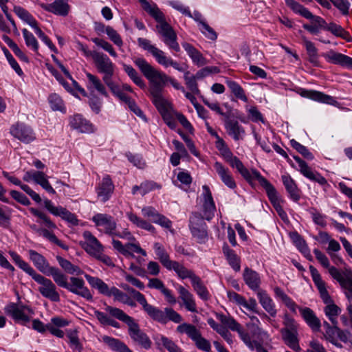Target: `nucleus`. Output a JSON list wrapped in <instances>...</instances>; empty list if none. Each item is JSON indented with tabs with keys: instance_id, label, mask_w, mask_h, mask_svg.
<instances>
[{
	"instance_id": "nucleus-1",
	"label": "nucleus",
	"mask_w": 352,
	"mask_h": 352,
	"mask_svg": "<svg viewBox=\"0 0 352 352\" xmlns=\"http://www.w3.org/2000/svg\"><path fill=\"white\" fill-rule=\"evenodd\" d=\"M120 287L133 296V299L142 306L144 311L153 320L161 324H166L168 321L175 323H180L182 321V316L173 308L166 307L162 311L158 307L148 304L144 295L129 285L122 283Z\"/></svg>"
},
{
	"instance_id": "nucleus-2",
	"label": "nucleus",
	"mask_w": 352,
	"mask_h": 352,
	"mask_svg": "<svg viewBox=\"0 0 352 352\" xmlns=\"http://www.w3.org/2000/svg\"><path fill=\"white\" fill-rule=\"evenodd\" d=\"M142 8L159 24L156 26L158 32L163 37V42L171 50L180 51L177 36L172 27L165 21L164 15L156 3H149L146 0H139Z\"/></svg>"
},
{
	"instance_id": "nucleus-3",
	"label": "nucleus",
	"mask_w": 352,
	"mask_h": 352,
	"mask_svg": "<svg viewBox=\"0 0 352 352\" xmlns=\"http://www.w3.org/2000/svg\"><path fill=\"white\" fill-rule=\"evenodd\" d=\"M134 64L138 67L148 82H154L162 89L166 84L170 83L175 89L185 92V89L175 78L166 73L153 67L144 58L136 57L133 59Z\"/></svg>"
},
{
	"instance_id": "nucleus-4",
	"label": "nucleus",
	"mask_w": 352,
	"mask_h": 352,
	"mask_svg": "<svg viewBox=\"0 0 352 352\" xmlns=\"http://www.w3.org/2000/svg\"><path fill=\"white\" fill-rule=\"evenodd\" d=\"M105 310L111 316L124 322L128 326L129 335L134 342L145 349L151 348V341L149 337L140 329L139 324L133 318L126 314L123 310L110 305H107Z\"/></svg>"
},
{
	"instance_id": "nucleus-5",
	"label": "nucleus",
	"mask_w": 352,
	"mask_h": 352,
	"mask_svg": "<svg viewBox=\"0 0 352 352\" xmlns=\"http://www.w3.org/2000/svg\"><path fill=\"white\" fill-rule=\"evenodd\" d=\"M276 298L280 299L285 305L294 314L299 310L302 318L307 324L314 331H319L321 322L319 318L316 316L312 309L309 307H300L285 292L278 287L274 289Z\"/></svg>"
},
{
	"instance_id": "nucleus-6",
	"label": "nucleus",
	"mask_w": 352,
	"mask_h": 352,
	"mask_svg": "<svg viewBox=\"0 0 352 352\" xmlns=\"http://www.w3.org/2000/svg\"><path fill=\"white\" fill-rule=\"evenodd\" d=\"M309 271L311 275L312 280L319 291L321 298L323 302L327 304L324 307V311L329 320L333 325L338 324L337 316L340 314L341 309L334 304L327 290L326 284L322 279V277L314 266H309Z\"/></svg>"
},
{
	"instance_id": "nucleus-7",
	"label": "nucleus",
	"mask_w": 352,
	"mask_h": 352,
	"mask_svg": "<svg viewBox=\"0 0 352 352\" xmlns=\"http://www.w3.org/2000/svg\"><path fill=\"white\" fill-rule=\"evenodd\" d=\"M286 5L296 14L311 20L310 24H304L303 28L312 34H318L326 30L327 23L321 16L314 15L307 8L295 0H285Z\"/></svg>"
},
{
	"instance_id": "nucleus-8",
	"label": "nucleus",
	"mask_w": 352,
	"mask_h": 352,
	"mask_svg": "<svg viewBox=\"0 0 352 352\" xmlns=\"http://www.w3.org/2000/svg\"><path fill=\"white\" fill-rule=\"evenodd\" d=\"M91 58L98 72L103 74L102 80L106 84L111 93L114 92L118 89L113 80L115 65L109 56L102 52L94 51L91 54Z\"/></svg>"
},
{
	"instance_id": "nucleus-9",
	"label": "nucleus",
	"mask_w": 352,
	"mask_h": 352,
	"mask_svg": "<svg viewBox=\"0 0 352 352\" xmlns=\"http://www.w3.org/2000/svg\"><path fill=\"white\" fill-rule=\"evenodd\" d=\"M138 43L140 47L150 53L159 65L165 68L172 67L179 72H184V68L177 61L166 56L164 51L151 44L149 40L144 38H138Z\"/></svg>"
},
{
	"instance_id": "nucleus-10",
	"label": "nucleus",
	"mask_w": 352,
	"mask_h": 352,
	"mask_svg": "<svg viewBox=\"0 0 352 352\" xmlns=\"http://www.w3.org/2000/svg\"><path fill=\"white\" fill-rule=\"evenodd\" d=\"M5 310L16 322L23 325L30 322V317L34 314L29 306L14 302L8 305Z\"/></svg>"
},
{
	"instance_id": "nucleus-11",
	"label": "nucleus",
	"mask_w": 352,
	"mask_h": 352,
	"mask_svg": "<svg viewBox=\"0 0 352 352\" xmlns=\"http://www.w3.org/2000/svg\"><path fill=\"white\" fill-rule=\"evenodd\" d=\"M34 280L39 284L38 290L44 298L55 302L60 301L56 286L50 279L39 274Z\"/></svg>"
},
{
	"instance_id": "nucleus-12",
	"label": "nucleus",
	"mask_w": 352,
	"mask_h": 352,
	"mask_svg": "<svg viewBox=\"0 0 352 352\" xmlns=\"http://www.w3.org/2000/svg\"><path fill=\"white\" fill-rule=\"evenodd\" d=\"M91 221L98 231L111 236L117 228L114 218L106 213H96L91 217Z\"/></svg>"
},
{
	"instance_id": "nucleus-13",
	"label": "nucleus",
	"mask_w": 352,
	"mask_h": 352,
	"mask_svg": "<svg viewBox=\"0 0 352 352\" xmlns=\"http://www.w3.org/2000/svg\"><path fill=\"white\" fill-rule=\"evenodd\" d=\"M257 176L261 179V185L265 188L267 197L278 214L285 221L287 219V215L280 205V200L275 188L264 177H260L258 174Z\"/></svg>"
},
{
	"instance_id": "nucleus-14",
	"label": "nucleus",
	"mask_w": 352,
	"mask_h": 352,
	"mask_svg": "<svg viewBox=\"0 0 352 352\" xmlns=\"http://www.w3.org/2000/svg\"><path fill=\"white\" fill-rule=\"evenodd\" d=\"M201 200L202 202V216L200 217L210 221L214 216L216 206L212 192L207 185L202 186Z\"/></svg>"
},
{
	"instance_id": "nucleus-15",
	"label": "nucleus",
	"mask_w": 352,
	"mask_h": 352,
	"mask_svg": "<svg viewBox=\"0 0 352 352\" xmlns=\"http://www.w3.org/2000/svg\"><path fill=\"white\" fill-rule=\"evenodd\" d=\"M148 91L151 97L152 102L160 114L170 111V104L163 96V89L154 82H149Z\"/></svg>"
},
{
	"instance_id": "nucleus-16",
	"label": "nucleus",
	"mask_w": 352,
	"mask_h": 352,
	"mask_svg": "<svg viewBox=\"0 0 352 352\" xmlns=\"http://www.w3.org/2000/svg\"><path fill=\"white\" fill-rule=\"evenodd\" d=\"M10 134L25 144H29L36 140V134L31 126L17 122L10 127Z\"/></svg>"
},
{
	"instance_id": "nucleus-17",
	"label": "nucleus",
	"mask_w": 352,
	"mask_h": 352,
	"mask_svg": "<svg viewBox=\"0 0 352 352\" xmlns=\"http://www.w3.org/2000/svg\"><path fill=\"white\" fill-rule=\"evenodd\" d=\"M217 318L226 327L233 331H236L239 336L243 342L244 344H250L251 336L249 333L246 332L241 325L232 317L226 316L223 314H217Z\"/></svg>"
},
{
	"instance_id": "nucleus-18",
	"label": "nucleus",
	"mask_w": 352,
	"mask_h": 352,
	"mask_svg": "<svg viewBox=\"0 0 352 352\" xmlns=\"http://www.w3.org/2000/svg\"><path fill=\"white\" fill-rule=\"evenodd\" d=\"M204 220L197 213L190 218L191 233L199 243H204L208 239L207 226Z\"/></svg>"
},
{
	"instance_id": "nucleus-19",
	"label": "nucleus",
	"mask_w": 352,
	"mask_h": 352,
	"mask_svg": "<svg viewBox=\"0 0 352 352\" xmlns=\"http://www.w3.org/2000/svg\"><path fill=\"white\" fill-rule=\"evenodd\" d=\"M82 236L85 241L80 244L88 254L95 258L101 252H104V246L91 232L85 231Z\"/></svg>"
},
{
	"instance_id": "nucleus-20",
	"label": "nucleus",
	"mask_w": 352,
	"mask_h": 352,
	"mask_svg": "<svg viewBox=\"0 0 352 352\" xmlns=\"http://www.w3.org/2000/svg\"><path fill=\"white\" fill-rule=\"evenodd\" d=\"M43 203L45 208L53 215L61 217L73 226L78 224L76 216L66 208L62 206H55L52 201L48 199H45Z\"/></svg>"
},
{
	"instance_id": "nucleus-21",
	"label": "nucleus",
	"mask_w": 352,
	"mask_h": 352,
	"mask_svg": "<svg viewBox=\"0 0 352 352\" xmlns=\"http://www.w3.org/2000/svg\"><path fill=\"white\" fill-rule=\"evenodd\" d=\"M296 92L302 97L313 100L316 102L337 106L338 102L332 96L316 90H308L299 88Z\"/></svg>"
},
{
	"instance_id": "nucleus-22",
	"label": "nucleus",
	"mask_w": 352,
	"mask_h": 352,
	"mask_svg": "<svg viewBox=\"0 0 352 352\" xmlns=\"http://www.w3.org/2000/svg\"><path fill=\"white\" fill-rule=\"evenodd\" d=\"M40 6L44 10L60 16H67L71 9L69 0H54L50 3H41Z\"/></svg>"
},
{
	"instance_id": "nucleus-23",
	"label": "nucleus",
	"mask_w": 352,
	"mask_h": 352,
	"mask_svg": "<svg viewBox=\"0 0 352 352\" xmlns=\"http://www.w3.org/2000/svg\"><path fill=\"white\" fill-rule=\"evenodd\" d=\"M329 274L331 277L336 280L341 287L344 289V292H352V272L350 270H345L341 272L336 267H332L329 269Z\"/></svg>"
},
{
	"instance_id": "nucleus-24",
	"label": "nucleus",
	"mask_w": 352,
	"mask_h": 352,
	"mask_svg": "<svg viewBox=\"0 0 352 352\" xmlns=\"http://www.w3.org/2000/svg\"><path fill=\"white\" fill-rule=\"evenodd\" d=\"M294 159L298 164L300 172L305 177L318 183L321 186L327 184V179L319 173L312 170L304 160L298 156H294Z\"/></svg>"
},
{
	"instance_id": "nucleus-25",
	"label": "nucleus",
	"mask_w": 352,
	"mask_h": 352,
	"mask_svg": "<svg viewBox=\"0 0 352 352\" xmlns=\"http://www.w3.org/2000/svg\"><path fill=\"white\" fill-rule=\"evenodd\" d=\"M86 76L87 82L86 87L91 94H98L102 96L108 97L109 94L105 87L106 84L102 81L97 76L87 72Z\"/></svg>"
},
{
	"instance_id": "nucleus-26",
	"label": "nucleus",
	"mask_w": 352,
	"mask_h": 352,
	"mask_svg": "<svg viewBox=\"0 0 352 352\" xmlns=\"http://www.w3.org/2000/svg\"><path fill=\"white\" fill-rule=\"evenodd\" d=\"M70 281L71 284L67 283L68 287H65V289L88 300H92L93 296L89 289L85 285V282L82 278L71 277Z\"/></svg>"
},
{
	"instance_id": "nucleus-27",
	"label": "nucleus",
	"mask_w": 352,
	"mask_h": 352,
	"mask_svg": "<svg viewBox=\"0 0 352 352\" xmlns=\"http://www.w3.org/2000/svg\"><path fill=\"white\" fill-rule=\"evenodd\" d=\"M114 190L113 183L109 175H105L96 188L98 198L102 201H107Z\"/></svg>"
},
{
	"instance_id": "nucleus-28",
	"label": "nucleus",
	"mask_w": 352,
	"mask_h": 352,
	"mask_svg": "<svg viewBox=\"0 0 352 352\" xmlns=\"http://www.w3.org/2000/svg\"><path fill=\"white\" fill-rule=\"evenodd\" d=\"M179 298L182 301V305L184 308L192 313H197V307L194 295L182 285L177 287Z\"/></svg>"
},
{
	"instance_id": "nucleus-29",
	"label": "nucleus",
	"mask_w": 352,
	"mask_h": 352,
	"mask_svg": "<svg viewBox=\"0 0 352 352\" xmlns=\"http://www.w3.org/2000/svg\"><path fill=\"white\" fill-rule=\"evenodd\" d=\"M224 125L228 134L232 137L234 140L238 141L243 139L245 135V131L244 128L239 124L238 121L231 120L230 119V117H227L225 118Z\"/></svg>"
},
{
	"instance_id": "nucleus-30",
	"label": "nucleus",
	"mask_w": 352,
	"mask_h": 352,
	"mask_svg": "<svg viewBox=\"0 0 352 352\" xmlns=\"http://www.w3.org/2000/svg\"><path fill=\"white\" fill-rule=\"evenodd\" d=\"M71 127L80 133H90L94 131L93 124L81 115L76 114L69 119Z\"/></svg>"
},
{
	"instance_id": "nucleus-31",
	"label": "nucleus",
	"mask_w": 352,
	"mask_h": 352,
	"mask_svg": "<svg viewBox=\"0 0 352 352\" xmlns=\"http://www.w3.org/2000/svg\"><path fill=\"white\" fill-rule=\"evenodd\" d=\"M214 168L225 186L230 189L236 188V184L232 175L227 167H225L221 163L216 162L214 164Z\"/></svg>"
},
{
	"instance_id": "nucleus-32",
	"label": "nucleus",
	"mask_w": 352,
	"mask_h": 352,
	"mask_svg": "<svg viewBox=\"0 0 352 352\" xmlns=\"http://www.w3.org/2000/svg\"><path fill=\"white\" fill-rule=\"evenodd\" d=\"M281 179L289 197L294 202H298L300 199V190L298 188L295 181L287 174L282 175Z\"/></svg>"
},
{
	"instance_id": "nucleus-33",
	"label": "nucleus",
	"mask_w": 352,
	"mask_h": 352,
	"mask_svg": "<svg viewBox=\"0 0 352 352\" xmlns=\"http://www.w3.org/2000/svg\"><path fill=\"white\" fill-rule=\"evenodd\" d=\"M324 56L329 63L352 69V58L348 56L331 50Z\"/></svg>"
},
{
	"instance_id": "nucleus-34",
	"label": "nucleus",
	"mask_w": 352,
	"mask_h": 352,
	"mask_svg": "<svg viewBox=\"0 0 352 352\" xmlns=\"http://www.w3.org/2000/svg\"><path fill=\"white\" fill-rule=\"evenodd\" d=\"M182 45L195 65L202 67L208 64L207 59L191 44L184 42Z\"/></svg>"
},
{
	"instance_id": "nucleus-35",
	"label": "nucleus",
	"mask_w": 352,
	"mask_h": 352,
	"mask_svg": "<svg viewBox=\"0 0 352 352\" xmlns=\"http://www.w3.org/2000/svg\"><path fill=\"white\" fill-rule=\"evenodd\" d=\"M258 299L263 308L272 317L276 316V309L272 298L263 289L256 292Z\"/></svg>"
},
{
	"instance_id": "nucleus-36",
	"label": "nucleus",
	"mask_w": 352,
	"mask_h": 352,
	"mask_svg": "<svg viewBox=\"0 0 352 352\" xmlns=\"http://www.w3.org/2000/svg\"><path fill=\"white\" fill-rule=\"evenodd\" d=\"M243 279L245 284L253 291L258 292L261 290L260 285H261V278L259 274L256 272L246 267L244 270L243 272Z\"/></svg>"
},
{
	"instance_id": "nucleus-37",
	"label": "nucleus",
	"mask_w": 352,
	"mask_h": 352,
	"mask_svg": "<svg viewBox=\"0 0 352 352\" xmlns=\"http://www.w3.org/2000/svg\"><path fill=\"white\" fill-rule=\"evenodd\" d=\"M280 333L285 343L295 352H300L297 330L281 329Z\"/></svg>"
},
{
	"instance_id": "nucleus-38",
	"label": "nucleus",
	"mask_w": 352,
	"mask_h": 352,
	"mask_svg": "<svg viewBox=\"0 0 352 352\" xmlns=\"http://www.w3.org/2000/svg\"><path fill=\"white\" fill-rule=\"evenodd\" d=\"M30 259L32 261L34 266L43 274H45L50 268L51 265L47 259L41 254L35 250H30L28 251Z\"/></svg>"
},
{
	"instance_id": "nucleus-39",
	"label": "nucleus",
	"mask_w": 352,
	"mask_h": 352,
	"mask_svg": "<svg viewBox=\"0 0 352 352\" xmlns=\"http://www.w3.org/2000/svg\"><path fill=\"white\" fill-rule=\"evenodd\" d=\"M166 269L173 270L177 276L182 280L189 278L190 280L196 275L192 270L188 269L183 264L175 261H173Z\"/></svg>"
},
{
	"instance_id": "nucleus-40",
	"label": "nucleus",
	"mask_w": 352,
	"mask_h": 352,
	"mask_svg": "<svg viewBox=\"0 0 352 352\" xmlns=\"http://www.w3.org/2000/svg\"><path fill=\"white\" fill-rule=\"evenodd\" d=\"M190 283L194 292L201 300L206 301L210 298V295L209 291L199 276L195 275L190 280Z\"/></svg>"
},
{
	"instance_id": "nucleus-41",
	"label": "nucleus",
	"mask_w": 352,
	"mask_h": 352,
	"mask_svg": "<svg viewBox=\"0 0 352 352\" xmlns=\"http://www.w3.org/2000/svg\"><path fill=\"white\" fill-rule=\"evenodd\" d=\"M85 278L91 287L97 289L100 294L110 297L111 287H109L102 279L98 277L91 276L87 274H85Z\"/></svg>"
},
{
	"instance_id": "nucleus-42",
	"label": "nucleus",
	"mask_w": 352,
	"mask_h": 352,
	"mask_svg": "<svg viewBox=\"0 0 352 352\" xmlns=\"http://www.w3.org/2000/svg\"><path fill=\"white\" fill-rule=\"evenodd\" d=\"M47 276H52L55 283L63 288L67 287V277L58 267L51 266L45 274Z\"/></svg>"
},
{
	"instance_id": "nucleus-43",
	"label": "nucleus",
	"mask_w": 352,
	"mask_h": 352,
	"mask_svg": "<svg viewBox=\"0 0 352 352\" xmlns=\"http://www.w3.org/2000/svg\"><path fill=\"white\" fill-rule=\"evenodd\" d=\"M232 168H236L239 173L246 181L252 182L253 179H256L261 184V179L257 176L258 174L260 177H263L261 173L256 169H252L251 171H250L244 166L241 160L239 162H236Z\"/></svg>"
},
{
	"instance_id": "nucleus-44",
	"label": "nucleus",
	"mask_w": 352,
	"mask_h": 352,
	"mask_svg": "<svg viewBox=\"0 0 352 352\" xmlns=\"http://www.w3.org/2000/svg\"><path fill=\"white\" fill-rule=\"evenodd\" d=\"M113 296L115 301H118L122 304L131 307L136 306L135 302L127 294L120 290L116 287H111L110 297Z\"/></svg>"
},
{
	"instance_id": "nucleus-45",
	"label": "nucleus",
	"mask_w": 352,
	"mask_h": 352,
	"mask_svg": "<svg viewBox=\"0 0 352 352\" xmlns=\"http://www.w3.org/2000/svg\"><path fill=\"white\" fill-rule=\"evenodd\" d=\"M102 341L107 344L111 350L118 352H132L131 350L122 342L118 339L103 336Z\"/></svg>"
},
{
	"instance_id": "nucleus-46",
	"label": "nucleus",
	"mask_w": 352,
	"mask_h": 352,
	"mask_svg": "<svg viewBox=\"0 0 352 352\" xmlns=\"http://www.w3.org/2000/svg\"><path fill=\"white\" fill-rule=\"evenodd\" d=\"M155 341L159 349L163 347L166 349L168 352H183L182 349L178 346L172 340L163 335L157 336L155 338Z\"/></svg>"
},
{
	"instance_id": "nucleus-47",
	"label": "nucleus",
	"mask_w": 352,
	"mask_h": 352,
	"mask_svg": "<svg viewBox=\"0 0 352 352\" xmlns=\"http://www.w3.org/2000/svg\"><path fill=\"white\" fill-rule=\"evenodd\" d=\"M225 82L232 94L241 101L245 102H248V98L245 94V90L237 82L228 78L226 79Z\"/></svg>"
},
{
	"instance_id": "nucleus-48",
	"label": "nucleus",
	"mask_w": 352,
	"mask_h": 352,
	"mask_svg": "<svg viewBox=\"0 0 352 352\" xmlns=\"http://www.w3.org/2000/svg\"><path fill=\"white\" fill-rule=\"evenodd\" d=\"M106 313L94 309V315L102 325H109L116 329L120 328V324L118 322L115 320L112 316H111L106 310Z\"/></svg>"
},
{
	"instance_id": "nucleus-49",
	"label": "nucleus",
	"mask_w": 352,
	"mask_h": 352,
	"mask_svg": "<svg viewBox=\"0 0 352 352\" xmlns=\"http://www.w3.org/2000/svg\"><path fill=\"white\" fill-rule=\"evenodd\" d=\"M106 313L94 309V315L102 325H109L116 329L120 328V324L118 322L115 320L112 316H111L106 310Z\"/></svg>"
},
{
	"instance_id": "nucleus-50",
	"label": "nucleus",
	"mask_w": 352,
	"mask_h": 352,
	"mask_svg": "<svg viewBox=\"0 0 352 352\" xmlns=\"http://www.w3.org/2000/svg\"><path fill=\"white\" fill-rule=\"evenodd\" d=\"M56 260L59 265L66 273L76 276L83 274V271L78 266L73 265L69 261L60 256H56Z\"/></svg>"
},
{
	"instance_id": "nucleus-51",
	"label": "nucleus",
	"mask_w": 352,
	"mask_h": 352,
	"mask_svg": "<svg viewBox=\"0 0 352 352\" xmlns=\"http://www.w3.org/2000/svg\"><path fill=\"white\" fill-rule=\"evenodd\" d=\"M177 331L180 333H186L194 342L201 336L194 325L188 323H182L177 326Z\"/></svg>"
},
{
	"instance_id": "nucleus-52",
	"label": "nucleus",
	"mask_w": 352,
	"mask_h": 352,
	"mask_svg": "<svg viewBox=\"0 0 352 352\" xmlns=\"http://www.w3.org/2000/svg\"><path fill=\"white\" fill-rule=\"evenodd\" d=\"M112 94L119 100L127 104L131 110L133 111L138 116L142 117L144 116L142 111L137 106L135 102L126 94H122L119 91L118 88L114 92H112Z\"/></svg>"
},
{
	"instance_id": "nucleus-53",
	"label": "nucleus",
	"mask_w": 352,
	"mask_h": 352,
	"mask_svg": "<svg viewBox=\"0 0 352 352\" xmlns=\"http://www.w3.org/2000/svg\"><path fill=\"white\" fill-rule=\"evenodd\" d=\"M223 252L233 270L236 272L239 271L241 268L240 259L235 254L234 251L230 249L227 245H224L223 247Z\"/></svg>"
},
{
	"instance_id": "nucleus-54",
	"label": "nucleus",
	"mask_w": 352,
	"mask_h": 352,
	"mask_svg": "<svg viewBox=\"0 0 352 352\" xmlns=\"http://www.w3.org/2000/svg\"><path fill=\"white\" fill-rule=\"evenodd\" d=\"M326 30L331 32L333 35L344 39L346 42H351L352 37L342 26L335 23L327 24Z\"/></svg>"
},
{
	"instance_id": "nucleus-55",
	"label": "nucleus",
	"mask_w": 352,
	"mask_h": 352,
	"mask_svg": "<svg viewBox=\"0 0 352 352\" xmlns=\"http://www.w3.org/2000/svg\"><path fill=\"white\" fill-rule=\"evenodd\" d=\"M126 217H128L129 220L135 224L137 227L149 231L152 233L155 232V228L153 226H152L146 220L140 218L135 214L133 212H127Z\"/></svg>"
},
{
	"instance_id": "nucleus-56",
	"label": "nucleus",
	"mask_w": 352,
	"mask_h": 352,
	"mask_svg": "<svg viewBox=\"0 0 352 352\" xmlns=\"http://www.w3.org/2000/svg\"><path fill=\"white\" fill-rule=\"evenodd\" d=\"M126 217H128L129 220L135 224L137 227L149 231L152 233L155 232V228L153 226H152L146 220L140 218L135 214L133 212H127Z\"/></svg>"
},
{
	"instance_id": "nucleus-57",
	"label": "nucleus",
	"mask_w": 352,
	"mask_h": 352,
	"mask_svg": "<svg viewBox=\"0 0 352 352\" xmlns=\"http://www.w3.org/2000/svg\"><path fill=\"white\" fill-rule=\"evenodd\" d=\"M123 69L130 79L141 89L146 88V83L138 72L130 65L123 64Z\"/></svg>"
},
{
	"instance_id": "nucleus-58",
	"label": "nucleus",
	"mask_w": 352,
	"mask_h": 352,
	"mask_svg": "<svg viewBox=\"0 0 352 352\" xmlns=\"http://www.w3.org/2000/svg\"><path fill=\"white\" fill-rule=\"evenodd\" d=\"M34 182L40 185L48 193L56 194L55 190L50 184L47 175L42 171L36 170Z\"/></svg>"
},
{
	"instance_id": "nucleus-59",
	"label": "nucleus",
	"mask_w": 352,
	"mask_h": 352,
	"mask_svg": "<svg viewBox=\"0 0 352 352\" xmlns=\"http://www.w3.org/2000/svg\"><path fill=\"white\" fill-rule=\"evenodd\" d=\"M34 182L40 185L48 193L56 194L55 190L50 184L47 175L42 171L36 170Z\"/></svg>"
},
{
	"instance_id": "nucleus-60",
	"label": "nucleus",
	"mask_w": 352,
	"mask_h": 352,
	"mask_svg": "<svg viewBox=\"0 0 352 352\" xmlns=\"http://www.w3.org/2000/svg\"><path fill=\"white\" fill-rule=\"evenodd\" d=\"M248 317L250 321L246 323V327L250 330L252 336H265L266 332L261 327V322L255 316H250Z\"/></svg>"
},
{
	"instance_id": "nucleus-61",
	"label": "nucleus",
	"mask_w": 352,
	"mask_h": 352,
	"mask_svg": "<svg viewBox=\"0 0 352 352\" xmlns=\"http://www.w3.org/2000/svg\"><path fill=\"white\" fill-rule=\"evenodd\" d=\"M153 248L155 252V254L157 256V258L162 263V265L165 267H167L173 261L170 259L168 254L166 252L164 247L160 243H155L153 245Z\"/></svg>"
},
{
	"instance_id": "nucleus-62",
	"label": "nucleus",
	"mask_w": 352,
	"mask_h": 352,
	"mask_svg": "<svg viewBox=\"0 0 352 352\" xmlns=\"http://www.w3.org/2000/svg\"><path fill=\"white\" fill-rule=\"evenodd\" d=\"M208 324L211 328L220 334L228 344H230L233 342L232 335L226 327L218 324L212 318L208 320Z\"/></svg>"
},
{
	"instance_id": "nucleus-63",
	"label": "nucleus",
	"mask_w": 352,
	"mask_h": 352,
	"mask_svg": "<svg viewBox=\"0 0 352 352\" xmlns=\"http://www.w3.org/2000/svg\"><path fill=\"white\" fill-rule=\"evenodd\" d=\"M70 347L73 350L82 352V345L80 342L78 331L76 329H68L66 333Z\"/></svg>"
},
{
	"instance_id": "nucleus-64",
	"label": "nucleus",
	"mask_w": 352,
	"mask_h": 352,
	"mask_svg": "<svg viewBox=\"0 0 352 352\" xmlns=\"http://www.w3.org/2000/svg\"><path fill=\"white\" fill-rule=\"evenodd\" d=\"M13 12L21 20L28 23V25L31 23L34 24V21L36 20L27 10L21 6L16 5L14 6Z\"/></svg>"
}]
</instances>
